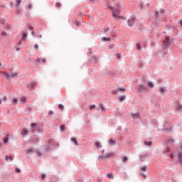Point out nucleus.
I'll list each match as a JSON object with an SVG mask.
<instances>
[{"mask_svg": "<svg viewBox=\"0 0 182 182\" xmlns=\"http://www.w3.org/2000/svg\"><path fill=\"white\" fill-rule=\"evenodd\" d=\"M164 45L166 47L170 45V38L169 37L165 38V40L164 41Z\"/></svg>", "mask_w": 182, "mask_h": 182, "instance_id": "5", "label": "nucleus"}, {"mask_svg": "<svg viewBox=\"0 0 182 182\" xmlns=\"http://www.w3.org/2000/svg\"><path fill=\"white\" fill-rule=\"evenodd\" d=\"M30 29H31V31H33V27L30 26Z\"/></svg>", "mask_w": 182, "mask_h": 182, "instance_id": "56", "label": "nucleus"}, {"mask_svg": "<svg viewBox=\"0 0 182 182\" xmlns=\"http://www.w3.org/2000/svg\"><path fill=\"white\" fill-rule=\"evenodd\" d=\"M38 156H41V153H38Z\"/></svg>", "mask_w": 182, "mask_h": 182, "instance_id": "64", "label": "nucleus"}, {"mask_svg": "<svg viewBox=\"0 0 182 182\" xmlns=\"http://www.w3.org/2000/svg\"><path fill=\"white\" fill-rule=\"evenodd\" d=\"M109 49H113L114 46L113 45H110V46H109Z\"/></svg>", "mask_w": 182, "mask_h": 182, "instance_id": "48", "label": "nucleus"}, {"mask_svg": "<svg viewBox=\"0 0 182 182\" xmlns=\"http://www.w3.org/2000/svg\"><path fill=\"white\" fill-rule=\"evenodd\" d=\"M31 35H33V36L35 35V31H31Z\"/></svg>", "mask_w": 182, "mask_h": 182, "instance_id": "54", "label": "nucleus"}, {"mask_svg": "<svg viewBox=\"0 0 182 182\" xmlns=\"http://www.w3.org/2000/svg\"><path fill=\"white\" fill-rule=\"evenodd\" d=\"M111 93H112V95H117V93H119V90H112V91L111 92Z\"/></svg>", "mask_w": 182, "mask_h": 182, "instance_id": "26", "label": "nucleus"}, {"mask_svg": "<svg viewBox=\"0 0 182 182\" xmlns=\"http://www.w3.org/2000/svg\"><path fill=\"white\" fill-rule=\"evenodd\" d=\"M132 117H134L136 119L139 118L140 116V113L139 112H136L132 114Z\"/></svg>", "mask_w": 182, "mask_h": 182, "instance_id": "12", "label": "nucleus"}, {"mask_svg": "<svg viewBox=\"0 0 182 182\" xmlns=\"http://www.w3.org/2000/svg\"><path fill=\"white\" fill-rule=\"evenodd\" d=\"M45 177H46L45 174H42V175H41V178H42V180H43V178H45Z\"/></svg>", "mask_w": 182, "mask_h": 182, "instance_id": "47", "label": "nucleus"}, {"mask_svg": "<svg viewBox=\"0 0 182 182\" xmlns=\"http://www.w3.org/2000/svg\"><path fill=\"white\" fill-rule=\"evenodd\" d=\"M2 75H4L6 76V79H11V74L8 72H2Z\"/></svg>", "mask_w": 182, "mask_h": 182, "instance_id": "8", "label": "nucleus"}, {"mask_svg": "<svg viewBox=\"0 0 182 182\" xmlns=\"http://www.w3.org/2000/svg\"><path fill=\"white\" fill-rule=\"evenodd\" d=\"M148 86L153 89V87H154V84H153L151 82H149Z\"/></svg>", "mask_w": 182, "mask_h": 182, "instance_id": "23", "label": "nucleus"}, {"mask_svg": "<svg viewBox=\"0 0 182 182\" xmlns=\"http://www.w3.org/2000/svg\"><path fill=\"white\" fill-rule=\"evenodd\" d=\"M126 100V96L123 95L119 97V102H123V100Z\"/></svg>", "mask_w": 182, "mask_h": 182, "instance_id": "24", "label": "nucleus"}, {"mask_svg": "<svg viewBox=\"0 0 182 182\" xmlns=\"http://www.w3.org/2000/svg\"><path fill=\"white\" fill-rule=\"evenodd\" d=\"M22 43V40L18 43V45H21Z\"/></svg>", "mask_w": 182, "mask_h": 182, "instance_id": "58", "label": "nucleus"}, {"mask_svg": "<svg viewBox=\"0 0 182 182\" xmlns=\"http://www.w3.org/2000/svg\"><path fill=\"white\" fill-rule=\"evenodd\" d=\"M165 132H168V130H171V127H169L168 129H164Z\"/></svg>", "mask_w": 182, "mask_h": 182, "instance_id": "44", "label": "nucleus"}, {"mask_svg": "<svg viewBox=\"0 0 182 182\" xmlns=\"http://www.w3.org/2000/svg\"><path fill=\"white\" fill-rule=\"evenodd\" d=\"M138 92H147L149 90L148 88H146V86H144L143 84H141L139 87L137 89Z\"/></svg>", "mask_w": 182, "mask_h": 182, "instance_id": "2", "label": "nucleus"}, {"mask_svg": "<svg viewBox=\"0 0 182 182\" xmlns=\"http://www.w3.org/2000/svg\"><path fill=\"white\" fill-rule=\"evenodd\" d=\"M31 127H33H33H36V123H32V124H31Z\"/></svg>", "mask_w": 182, "mask_h": 182, "instance_id": "41", "label": "nucleus"}, {"mask_svg": "<svg viewBox=\"0 0 182 182\" xmlns=\"http://www.w3.org/2000/svg\"><path fill=\"white\" fill-rule=\"evenodd\" d=\"M176 109H177V110H182V105L178 104Z\"/></svg>", "mask_w": 182, "mask_h": 182, "instance_id": "30", "label": "nucleus"}, {"mask_svg": "<svg viewBox=\"0 0 182 182\" xmlns=\"http://www.w3.org/2000/svg\"><path fill=\"white\" fill-rule=\"evenodd\" d=\"M115 143H116V141H114L113 139H110L108 144H109V146H112Z\"/></svg>", "mask_w": 182, "mask_h": 182, "instance_id": "16", "label": "nucleus"}, {"mask_svg": "<svg viewBox=\"0 0 182 182\" xmlns=\"http://www.w3.org/2000/svg\"><path fill=\"white\" fill-rule=\"evenodd\" d=\"M108 8H109V9L112 10V16L114 19H116V18H118V19H123V17H122V16H117V15L120 14V10L119 9L114 8L112 6H109Z\"/></svg>", "mask_w": 182, "mask_h": 182, "instance_id": "1", "label": "nucleus"}, {"mask_svg": "<svg viewBox=\"0 0 182 182\" xmlns=\"http://www.w3.org/2000/svg\"><path fill=\"white\" fill-rule=\"evenodd\" d=\"M79 23H80L79 22L76 21V22H75L76 26H79Z\"/></svg>", "mask_w": 182, "mask_h": 182, "instance_id": "52", "label": "nucleus"}, {"mask_svg": "<svg viewBox=\"0 0 182 182\" xmlns=\"http://www.w3.org/2000/svg\"><path fill=\"white\" fill-rule=\"evenodd\" d=\"M21 171V169H19V168H16V173H19Z\"/></svg>", "mask_w": 182, "mask_h": 182, "instance_id": "45", "label": "nucleus"}, {"mask_svg": "<svg viewBox=\"0 0 182 182\" xmlns=\"http://www.w3.org/2000/svg\"><path fill=\"white\" fill-rule=\"evenodd\" d=\"M168 141H171V143H174V139H169Z\"/></svg>", "mask_w": 182, "mask_h": 182, "instance_id": "50", "label": "nucleus"}, {"mask_svg": "<svg viewBox=\"0 0 182 182\" xmlns=\"http://www.w3.org/2000/svg\"><path fill=\"white\" fill-rule=\"evenodd\" d=\"M36 85V82H31V83L28 85L27 88H28V89H32V87H33Z\"/></svg>", "mask_w": 182, "mask_h": 182, "instance_id": "10", "label": "nucleus"}, {"mask_svg": "<svg viewBox=\"0 0 182 182\" xmlns=\"http://www.w3.org/2000/svg\"><path fill=\"white\" fill-rule=\"evenodd\" d=\"M118 92H125L126 89L123 88V87H119L117 89Z\"/></svg>", "mask_w": 182, "mask_h": 182, "instance_id": "27", "label": "nucleus"}, {"mask_svg": "<svg viewBox=\"0 0 182 182\" xmlns=\"http://www.w3.org/2000/svg\"><path fill=\"white\" fill-rule=\"evenodd\" d=\"M18 77V73L17 72H13L10 74V79H14V77Z\"/></svg>", "mask_w": 182, "mask_h": 182, "instance_id": "6", "label": "nucleus"}, {"mask_svg": "<svg viewBox=\"0 0 182 182\" xmlns=\"http://www.w3.org/2000/svg\"><path fill=\"white\" fill-rule=\"evenodd\" d=\"M127 160H129V159L127 156H125V157L123 158L122 162L126 163V161H127Z\"/></svg>", "mask_w": 182, "mask_h": 182, "instance_id": "32", "label": "nucleus"}, {"mask_svg": "<svg viewBox=\"0 0 182 182\" xmlns=\"http://www.w3.org/2000/svg\"><path fill=\"white\" fill-rule=\"evenodd\" d=\"M93 109H96V105H92L90 106V110H93Z\"/></svg>", "mask_w": 182, "mask_h": 182, "instance_id": "29", "label": "nucleus"}, {"mask_svg": "<svg viewBox=\"0 0 182 182\" xmlns=\"http://www.w3.org/2000/svg\"><path fill=\"white\" fill-rule=\"evenodd\" d=\"M93 59L95 60V62H97V56L95 55V56L93 57Z\"/></svg>", "mask_w": 182, "mask_h": 182, "instance_id": "46", "label": "nucleus"}, {"mask_svg": "<svg viewBox=\"0 0 182 182\" xmlns=\"http://www.w3.org/2000/svg\"><path fill=\"white\" fill-rule=\"evenodd\" d=\"M144 144H145V146H149V147H150V146H151L152 142L144 141Z\"/></svg>", "mask_w": 182, "mask_h": 182, "instance_id": "20", "label": "nucleus"}, {"mask_svg": "<svg viewBox=\"0 0 182 182\" xmlns=\"http://www.w3.org/2000/svg\"><path fill=\"white\" fill-rule=\"evenodd\" d=\"M21 2H22V1L16 0V8H19V5L21 4Z\"/></svg>", "mask_w": 182, "mask_h": 182, "instance_id": "25", "label": "nucleus"}, {"mask_svg": "<svg viewBox=\"0 0 182 182\" xmlns=\"http://www.w3.org/2000/svg\"><path fill=\"white\" fill-rule=\"evenodd\" d=\"M160 14H161V15H163V14H164V9H161L160 10Z\"/></svg>", "mask_w": 182, "mask_h": 182, "instance_id": "42", "label": "nucleus"}, {"mask_svg": "<svg viewBox=\"0 0 182 182\" xmlns=\"http://www.w3.org/2000/svg\"><path fill=\"white\" fill-rule=\"evenodd\" d=\"M26 38H28V32H26L25 30H23L21 31V41H26Z\"/></svg>", "mask_w": 182, "mask_h": 182, "instance_id": "3", "label": "nucleus"}, {"mask_svg": "<svg viewBox=\"0 0 182 182\" xmlns=\"http://www.w3.org/2000/svg\"><path fill=\"white\" fill-rule=\"evenodd\" d=\"M136 49H138V50H140L141 49V48L140 47V44H136Z\"/></svg>", "mask_w": 182, "mask_h": 182, "instance_id": "36", "label": "nucleus"}, {"mask_svg": "<svg viewBox=\"0 0 182 182\" xmlns=\"http://www.w3.org/2000/svg\"><path fill=\"white\" fill-rule=\"evenodd\" d=\"M48 114H53V111H49Z\"/></svg>", "mask_w": 182, "mask_h": 182, "instance_id": "51", "label": "nucleus"}, {"mask_svg": "<svg viewBox=\"0 0 182 182\" xmlns=\"http://www.w3.org/2000/svg\"><path fill=\"white\" fill-rule=\"evenodd\" d=\"M1 66H2V63H0V68H1Z\"/></svg>", "mask_w": 182, "mask_h": 182, "instance_id": "63", "label": "nucleus"}, {"mask_svg": "<svg viewBox=\"0 0 182 182\" xmlns=\"http://www.w3.org/2000/svg\"><path fill=\"white\" fill-rule=\"evenodd\" d=\"M55 6H56L57 8H60V6H61L60 3H59V2L56 3V4H55Z\"/></svg>", "mask_w": 182, "mask_h": 182, "instance_id": "34", "label": "nucleus"}, {"mask_svg": "<svg viewBox=\"0 0 182 182\" xmlns=\"http://www.w3.org/2000/svg\"><path fill=\"white\" fill-rule=\"evenodd\" d=\"M33 151V149H28L26 150L27 153H31V152H32Z\"/></svg>", "mask_w": 182, "mask_h": 182, "instance_id": "40", "label": "nucleus"}, {"mask_svg": "<svg viewBox=\"0 0 182 182\" xmlns=\"http://www.w3.org/2000/svg\"><path fill=\"white\" fill-rule=\"evenodd\" d=\"M146 166H143L141 168V170L142 171H146Z\"/></svg>", "mask_w": 182, "mask_h": 182, "instance_id": "43", "label": "nucleus"}, {"mask_svg": "<svg viewBox=\"0 0 182 182\" xmlns=\"http://www.w3.org/2000/svg\"><path fill=\"white\" fill-rule=\"evenodd\" d=\"M99 107L102 112H105V107L103 106V104H100Z\"/></svg>", "mask_w": 182, "mask_h": 182, "instance_id": "21", "label": "nucleus"}, {"mask_svg": "<svg viewBox=\"0 0 182 182\" xmlns=\"http://www.w3.org/2000/svg\"><path fill=\"white\" fill-rule=\"evenodd\" d=\"M5 160H6V161H8L9 160H10V161H12V156H5Z\"/></svg>", "mask_w": 182, "mask_h": 182, "instance_id": "22", "label": "nucleus"}, {"mask_svg": "<svg viewBox=\"0 0 182 182\" xmlns=\"http://www.w3.org/2000/svg\"><path fill=\"white\" fill-rule=\"evenodd\" d=\"M170 156L173 159V154H171Z\"/></svg>", "mask_w": 182, "mask_h": 182, "instance_id": "59", "label": "nucleus"}, {"mask_svg": "<svg viewBox=\"0 0 182 182\" xmlns=\"http://www.w3.org/2000/svg\"><path fill=\"white\" fill-rule=\"evenodd\" d=\"M158 14H159V12L156 11V16H157Z\"/></svg>", "mask_w": 182, "mask_h": 182, "instance_id": "62", "label": "nucleus"}, {"mask_svg": "<svg viewBox=\"0 0 182 182\" xmlns=\"http://www.w3.org/2000/svg\"><path fill=\"white\" fill-rule=\"evenodd\" d=\"M60 130H62V132H63V130H65V125H61L60 127Z\"/></svg>", "mask_w": 182, "mask_h": 182, "instance_id": "37", "label": "nucleus"}, {"mask_svg": "<svg viewBox=\"0 0 182 182\" xmlns=\"http://www.w3.org/2000/svg\"><path fill=\"white\" fill-rule=\"evenodd\" d=\"M134 22H136V18L134 17H133L131 19L128 20V25H129V26H133V25H134Z\"/></svg>", "mask_w": 182, "mask_h": 182, "instance_id": "4", "label": "nucleus"}, {"mask_svg": "<svg viewBox=\"0 0 182 182\" xmlns=\"http://www.w3.org/2000/svg\"><path fill=\"white\" fill-rule=\"evenodd\" d=\"M11 103H12V105H16L18 103V99L13 97V99L11 100Z\"/></svg>", "mask_w": 182, "mask_h": 182, "instance_id": "15", "label": "nucleus"}, {"mask_svg": "<svg viewBox=\"0 0 182 182\" xmlns=\"http://www.w3.org/2000/svg\"><path fill=\"white\" fill-rule=\"evenodd\" d=\"M23 132L24 134H28V133H29V132H28V129H24L23 130Z\"/></svg>", "mask_w": 182, "mask_h": 182, "instance_id": "35", "label": "nucleus"}, {"mask_svg": "<svg viewBox=\"0 0 182 182\" xmlns=\"http://www.w3.org/2000/svg\"><path fill=\"white\" fill-rule=\"evenodd\" d=\"M3 99H4V102H6V96H4V97H3Z\"/></svg>", "mask_w": 182, "mask_h": 182, "instance_id": "53", "label": "nucleus"}, {"mask_svg": "<svg viewBox=\"0 0 182 182\" xmlns=\"http://www.w3.org/2000/svg\"><path fill=\"white\" fill-rule=\"evenodd\" d=\"M20 102H21V103H26V97L21 96Z\"/></svg>", "mask_w": 182, "mask_h": 182, "instance_id": "11", "label": "nucleus"}, {"mask_svg": "<svg viewBox=\"0 0 182 182\" xmlns=\"http://www.w3.org/2000/svg\"><path fill=\"white\" fill-rule=\"evenodd\" d=\"M63 105L62 104L58 105V109H60L61 110H63Z\"/></svg>", "mask_w": 182, "mask_h": 182, "instance_id": "33", "label": "nucleus"}, {"mask_svg": "<svg viewBox=\"0 0 182 182\" xmlns=\"http://www.w3.org/2000/svg\"><path fill=\"white\" fill-rule=\"evenodd\" d=\"M102 41H104V42H106V41H110V38H106V37H104V38H102Z\"/></svg>", "mask_w": 182, "mask_h": 182, "instance_id": "28", "label": "nucleus"}, {"mask_svg": "<svg viewBox=\"0 0 182 182\" xmlns=\"http://www.w3.org/2000/svg\"><path fill=\"white\" fill-rule=\"evenodd\" d=\"M36 62H38V63H41V62H43V63H45L46 62V59H45V58H37Z\"/></svg>", "mask_w": 182, "mask_h": 182, "instance_id": "9", "label": "nucleus"}, {"mask_svg": "<svg viewBox=\"0 0 182 182\" xmlns=\"http://www.w3.org/2000/svg\"><path fill=\"white\" fill-rule=\"evenodd\" d=\"M148 156H149V154H145L141 155L140 157L141 159H144V157H147Z\"/></svg>", "mask_w": 182, "mask_h": 182, "instance_id": "31", "label": "nucleus"}, {"mask_svg": "<svg viewBox=\"0 0 182 182\" xmlns=\"http://www.w3.org/2000/svg\"><path fill=\"white\" fill-rule=\"evenodd\" d=\"M107 178L113 180V178H114L113 173H107Z\"/></svg>", "mask_w": 182, "mask_h": 182, "instance_id": "19", "label": "nucleus"}, {"mask_svg": "<svg viewBox=\"0 0 182 182\" xmlns=\"http://www.w3.org/2000/svg\"><path fill=\"white\" fill-rule=\"evenodd\" d=\"M96 147H100V142H95Z\"/></svg>", "mask_w": 182, "mask_h": 182, "instance_id": "38", "label": "nucleus"}, {"mask_svg": "<svg viewBox=\"0 0 182 182\" xmlns=\"http://www.w3.org/2000/svg\"><path fill=\"white\" fill-rule=\"evenodd\" d=\"M113 156H114V154L113 152L109 153L107 154L105 157L106 159H110V157H113Z\"/></svg>", "mask_w": 182, "mask_h": 182, "instance_id": "13", "label": "nucleus"}, {"mask_svg": "<svg viewBox=\"0 0 182 182\" xmlns=\"http://www.w3.org/2000/svg\"><path fill=\"white\" fill-rule=\"evenodd\" d=\"M159 93H161L162 95L164 93V92H166V90L163 87H160L159 88Z\"/></svg>", "mask_w": 182, "mask_h": 182, "instance_id": "14", "label": "nucleus"}, {"mask_svg": "<svg viewBox=\"0 0 182 182\" xmlns=\"http://www.w3.org/2000/svg\"><path fill=\"white\" fill-rule=\"evenodd\" d=\"M71 141L74 143L75 146H77V141L76 140V138H71Z\"/></svg>", "mask_w": 182, "mask_h": 182, "instance_id": "17", "label": "nucleus"}, {"mask_svg": "<svg viewBox=\"0 0 182 182\" xmlns=\"http://www.w3.org/2000/svg\"><path fill=\"white\" fill-rule=\"evenodd\" d=\"M34 49H36L37 50L39 49V46H38V44L34 45Z\"/></svg>", "mask_w": 182, "mask_h": 182, "instance_id": "39", "label": "nucleus"}, {"mask_svg": "<svg viewBox=\"0 0 182 182\" xmlns=\"http://www.w3.org/2000/svg\"><path fill=\"white\" fill-rule=\"evenodd\" d=\"M28 8L29 9H31V8H32V5H31V4H28Z\"/></svg>", "mask_w": 182, "mask_h": 182, "instance_id": "49", "label": "nucleus"}, {"mask_svg": "<svg viewBox=\"0 0 182 182\" xmlns=\"http://www.w3.org/2000/svg\"><path fill=\"white\" fill-rule=\"evenodd\" d=\"M117 56L118 59H120V55L119 54H117Z\"/></svg>", "mask_w": 182, "mask_h": 182, "instance_id": "57", "label": "nucleus"}, {"mask_svg": "<svg viewBox=\"0 0 182 182\" xmlns=\"http://www.w3.org/2000/svg\"><path fill=\"white\" fill-rule=\"evenodd\" d=\"M1 36H2L3 38H6L7 36H9V33L6 31H1Z\"/></svg>", "mask_w": 182, "mask_h": 182, "instance_id": "7", "label": "nucleus"}, {"mask_svg": "<svg viewBox=\"0 0 182 182\" xmlns=\"http://www.w3.org/2000/svg\"><path fill=\"white\" fill-rule=\"evenodd\" d=\"M141 176H142V177H144V178H146V175L142 173Z\"/></svg>", "mask_w": 182, "mask_h": 182, "instance_id": "55", "label": "nucleus"}, {"mask_svg": "<svg viewBox=\"0 0 182 182\" xmlns=\"http://www.w3.org/2000/svg\"><path fill=\"white\" fill-rule=\"evenodd\" d=\"M180 22H181V26H182V20H181Z\"/></svg>", "mask_w": 182, "mask_h": 182, "instance_id": "61", "label": "nucleus"}, {"mask_svg": "<svg viewBox=\"0 0 182 182\" xmlns=\"http://www.w3.org/2000/svg\"><path fill=\"white\" fill-rule=\"evenodd\" d=\"M8 140H9V136L7 134V135L6 136V137H4V144L8 143Z\"/></svg>", "mask_w": 182, "mask_h": 182, "instance_id": "18", "label": "nucleus"}, {"mask_svg": "<svg viewBox=\"0 0 182 182\" xmlns=\"http://www.w3.org/2000/svg\"><path fill=\"white\" fill-rule=\"evenodd\" d=\"M16 50H21V48H16Z\"/></svg>", "mask_w": 182, "mask_h": 182, "instance_id": "60", "label": "nucleus"}]
</instances>
